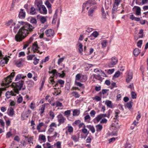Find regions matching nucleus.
<instances>
[{
	"label": "nucleus",
	"mask_w": 148,
	"mask_h": 148,
	"mask_svg": "<svg viewBox=\"0 0 148 148\" xmlns=\"http://www.w3.org/2000/svg\"><path fill=\"white\" fill-rule=\"evenodd\" d=\"M34 28V26H32L27 23H25L15 35V40L17 42L21 41Z\"/></svg>",
	"instance_id": "1"
},
{
	"label": "nucleus",
	"mask_w": 148,
	"mask_h": 148,
	"mask_svg": "<svg viewBox=\"0 0 148 148\" xmlns=\"http://www.w3.org/2000/svg\"><path fill=\"white\" fill-rule=\"evenodd\" d=\"M24 83V81L21 80L18 82H13L12 84V86L14 90L16 93L18 94L19 90L21 89L24 90L25 89V87H22Z\"/></svg>",
	"instance_id": "2"
},
{
	"label": "nucleus",
	"mask_w": 148,
	"mask_h": 148,
	"mask_svg": "<svg viewBox=\"0 0 148 148\" xmlns=\"http://www.w3.org/2000/svg\"><path fill=\"white\" fill-rule=\"evenodd\" d=\"M15 72H13L11 73L10 75L5 78L4 80L3 81V83L1 84L2 86L7 87L8 85L12 82V78L15 76Z\"/></svg>",
	"instance_id": "3"
},
{
	"label": "nucleus",
	"mask_w": 148,
	"mask_h": 148,
	"mask_svg": "<svg viewBox=\"0 0 148 148\" xmlns=\"http://www.w3.org/2000/svg\"><path fill=\"white\" fill-rule=\"evenodd\" d=\"M40 47H38L36 41L33 43L32 46V50L34 53H39L40 54H42V52H40L39 50Z\"/></svg>",
	"instance_id": "4"
},
{
	"label": "nucleus",
	"mask_w": 148,
	"mask_h": 148,
	"mask_svg": "<svg viewBox=\"0 0 148 148\" xmlns=\"http://www.w3.org/2000/svg\"><path fill=\"white\" fill-rule=\"evenodd\" d=\"M57 120L58 122V126L64 123L66 120L65 118L62 114H59L57 116Z\"/></svg>",
	"instance_id": "5"
},
{
	"label": "nucleus",
	"mask_w": 148,
	"mask_h": 148,
	"mask_svg": "<svg viewBox=\"0 0 148 148\" xmlns=\"http://www.w3.org/2000/svg\"><path fill=\"white\" fill-rule=\"evenodd\" d=\"M62 73L57 72V71L56 69H53L52 70L51 72H49V73H51L53 74V76L55 75L57 77H59L62 78L65 75V73H64L63 71L62 72Z\"/></svg>",
	"instance_id": "6"
},
{
	"label": "nucleus",
	"mask_w": 148,
	"mask_h": 148,
	"mask_svg": "<svg viewBox=\"0 0 148 148\" xmlns=\"http://www.w3.org/2000/svg\"><path fill=\"white\" fill-rule=\"evenodd\" d=\"M45 34L47 37L51 38H52L55 34L54 30L51 29L46 30Z\"/></svg>",
	"instance_id": "7"
},
{
	"label": "nucleus",
	"mask_w": 148,
	"mask_h": 148,
	"mask_svg": "<svg viewBox=\"0 0 148 148\" xmlns=\"http://www.w3.org/2000/svg\"><path fill=\"white\" fill-rule=\"evenodd\" d=\"M118 60L116 57H113L111 58V61L108 64L109 67H112L116 64L118 62Z\"/></svg>",
	"instance_id": "8"
},
{
	"label": "nucleus",
	"mask_w": 148,
	"mask_h": 148,
	"mask_svg": "<svg viewBox=\"0 0 148 148\" xmlns=\"http://www.w3.org/2000/svg\"><path fill=\"white\" fill-rule=\"evenodd\" d=\"M107 116L106 114H101L97 115L93 120L94 121L99 122L101 119Z\"/></svg>",
	"instance_id": "9"
},
{
	"label": "nucleus",
	"mask_w": 148,
	"mask_h": 148,
	"mask_svg": "<svg viewBox=\"0 0 148 148\" xmlns=\"http://www.w3.org/2000/svg\"><path fill=\"white\" fill-rule=\"evenodd\" d=\"M97 1V0H89L86 3H83L82 6L83 8H85L86 5L89 4L91 5L96 4Z\"/></svg>",
	"instance_id": "10"
},
{
	"label": "nucleus",
	"mask_w": 148,
	"mask_h": 148,
	"mask_svg": "<svg viewBox=\"0 0 148 148\" xmlns=\"http://www.w3.org/2000/svg\"><path fill=\"white\" fill-rule=\"evenodd\" d=\"M31 111L29 110H28L27 112L23 113L21 115V118L22 120H24L25 118H27L29 116L28 114L31 113Z\"/></svg>",
	"instance_id": "11"
},
{
	"label": "nucleus",
	"mask_w": 148,
	"mask_h": 148,
	"mask_svg": "<svg viewBox=\"0 0 148 148\" xmlns=\"http://www.w3.org/2000/svg\"><path fill=\"white\" fill-rule=\"evenodd\" d=\"M132 73L130 71H128L127 73V77L126 81L127 83L130 82L132 78Z\"/></svg>",
	"instance_id": "12"
},
{
	"label": "nucleus",
	"mask_w": 148,
	"mask_h": 148,
	"mask_svg": "<svg viewBox=\"0 0 148 148\" xmlns=\"http://www.w3.org/2000/svg\"><path fill=\"white\" fill-rule=\"evenodd\" d=\"M49 83L50 84H52L53 86V87H56L58 86V84L57 83H56L54 81L53 79V76L49 78Z\"/></svg>",
	"instance_id": "13"
},
{
	"label": "nucleus",
	"mask_w": 148,
	"mask_h": 148,
	"mask_svg": "<svg viewBox=\"0 0 148 148\" xmlns=\"http://www.w3.org/2000/svg\"><path fill=\"white\" fill-rule=\"evenodd\" d=\"M38 10L41 14H45L47 13V10L44 5H42V6L40 8H39Z\"/></svg>",
	"instance_id": "14"
},
{
	"label": "nucleus",
	"mask_w": 148,
	"mask_h": 148,
	"mask_svg": "<svg viewBox=\"0 0 148 148\" xmlns=\"http://www.w3.org/2000/svg\"><path fill=\"white\" fill-rule=\"evenodd\" d=\"M25 12L24 10L22 9H21L19 12L18 17L19 18L21 19L24 18L25 16Z\"/></svg>",
	"instance_id": "15"
},
{
	"label": "nucleus",
	"mask_w": 148,
	"mask_h": 148,
	"mask_svg": "<svg viewBox=\"0 0 148 148\" xmlns=\"http://www.w3.org/2000/svg\"><path fill=\"white\" fill-rule=\"evenodd\" d=\"M9 60V59L7 57H5L0 61V65L2 67L4 66L5 64L7 63Z\"/></svg>",
	"instance_id": "16"
},
{
	"label": "nucleus",
	"mask_w": 148,
	"mask_h": 148,
	"mask_svg": "<svg viewBox=\"0 0 148 148\" xmlns=\"http://www.w3.org/2000/svg\"><path fill=\"white\" fill-rule=\"evenodd\" d=\"M16 93L14 91H8L5 94V96L7 98H9L11 96H15Z\"/></svg>",
	"instance_id": "17"
},
{
	"label": "nucleus",
	"mask_w": 148,
	"mask_h": 148,
	"mask_svg": "<svg viewBox=\"0 0 148 148\" xmlns=\"http://www.w3.org/2000/svg\"><path fill=\"white\" fill-rule=\"evenodd\" d=\"M86 77V76H84L83 75L80 73L77 74L75 76V81H82V78Z\"/></svg>",
	"instance_id": "18"
},
{
	"label": "nucleus",
	"mask_w": 148,
	"mask_h": 148,
	"mask_svg": "<svg viewBox=\"0 0 148 148\" xmlns=\"http://www.w3.org/2000/svg\"><path fill=\"white\" fill-rule=\"evenodd\" d=\"M118 8L113 7L112 10V18L114 19L115 17Z\"/></svg>",
	"instance_id": "19"
},
{
	"label": "nucleus",
	"mask_w": 148,
	"mask_h": 148,
	"mask_svg": "<svg viewBox=\"0 0 148 148\" xmlns=\"http://www.w3.org/2000/svg\"><path fill=\"white\" fill-rule=\"evenodd\" d=\"M8 114L10 116L12 117L14 114V111L13 108L10 107L8 110Z\"/></svg>",
	"instance_id": "20"
},
{
	"label": "nucleus",
	"mask_w": 148,
	"mask_h": 148,
	"mask_svg": "<svg viewBox=\"0 0 148 148\" xmlns=\"http://www.w3.org/2000/svg\"><path fill=\"white\" fill-rule=\"evenodd\" d=\"M6 25L7 26H10V28H11L12 27L14 26L15 25V23L11 20L8 21L6 23Z\"/></svg>",
	"instance_id": "21"
},
{
	"label": "nucleus",
	"mask_w": 148,
	"mask_h": 148,
	"mask_svg": "<svg viewBox=\"0 0 148 148\" xmlns=\"http://www.w3.org/2000/svg\"><path fill=\"white\" fill-rule=\"evenodd\" d=\"M44 125V123L43 122H41L39 123L37 125L36 129L39 132H45V130L42 131L40 130L41 127Z\"/></svg>",
	"instance_id": "22"
},
{
	"label": "nucleus",
	"mask_w": 148,
	"mask_h": 148,
	"mask_svg": "<svg viewBox=\"0 0 148 148\" xmlns=\"http://www.w3.org/2000/svg\"><path fill=\"white\" fill-rule=\"evenodd\" d=\"M95 8H90L88 11V14L89 16L92 17L93 16L94 12L95 10Z\"/></svg>",
	"instance_id": "23"
},
{
	"label": "nucleus",
	"mask_w": 148,
	"mask_h": 148,
	"mask_svg": "<svg viewBox=\"0 0 148 148\" xmlns=\"http://www.w3.org/2000/svg\"><path fill=\"white\" fill-rule=\"evenodd\" d=\"M101 18L102 19H105L107 18L106 17V14L105 12L104 9L103 7H102L101 10Z\"/></svg>",
	"instance_id": "24"
},
{
	"label": "nucleus",
	"mask_w": 148,
	"mask_h": 148,
	"mask_svg": "<svg viewBox=\"0 0 148 148\" xmlns=\"http://www.w3.org/2000/svg\"><path fill=\"white\" fill-rule=\"evenodd\" d=\"M44 148H54V145H51L49 143H46L43 145Z\"/></svg>",
	"instance_id": "25"
},
{
	"label": "nucleus",
	"mask_w": 148,
	"mask_h": 148,
	"mask_svg": "<svg viewBox=\"0 0 148 148\" xmlns=\"http://www.w3.org/2000/svg\"><path fill=\"white\" fill-rule=\"evenodd\" d=\"M112 129L114 130L112 132V134L113 135L116 136L117 135V131L119 128L117 127H114L113 125L112 126Z\"/></svg>",
	"instance_id": "26"
},
{
	"label": "nucleus",
	"mask_w": 148,
	"mask_h": 148,
	"mask_svg": "<svg viewBox=\"0 0 148 148\" xmlns=\"http://www.w3.org/2000/svg\"><path fill=\"white\" fill-rule=\"evenodd\" d=\"M121 1V0H114V2L113 7L118 8V6Z\"/></svg>",
	"instance_id": "27"
},
{
	"label": "nucleus",
	"mask_w": 148,
	"mask_h": 148,
	"mask_svg": "<svg viewBox=\"0 0 148 148\" xmlns=\"http://www.w3.org/2000/svg\"><path fill=\"white\" fill-rule=\"evenodd\" d=\"M105 104L108 107L111 108H112V102L111 101L107 100L105 101Z\"/></svg>",
	"instance_id": "28"
},
{
	"label": "nucleus",
	"mask_w": 148,
	"mask_h": 148,
	"mask_svg": "<svg viewBox=\"0 0 148 148\" xmlns=\"http://www.w3.org/2000/svg\"><path fill=\"white\" fill-rule=\"evenodd\" d=\"M86 127L88 128L92 133H95V129L93 126L91 125H88L86 126Z\"/></svg>",
	"instance_id": "29"
},
{
	"label": "nucleus",
	"mask_w": 148,
	"mask_h": 148,
	"mask_svg": "<svg viewBox=\"0 0 148 148\" xmlns=\"http://www.w3.org/2000/svg\"><path fill=\"white\" fill-rule=\"evenodd\" d=\"M39 140H42L43 142H45L46 141L45 136L43 134L39 135Z\"/></svg>",
	"instance_id": "30"
},
{
	"label": "nucleus",
	"mask_w": 148,
	"mask_h": 148,
	"mask_svg": "<svg viewBox=\"0 0 148 148\" xmlns=\"http://www.w3.org/2000/svg\"><path fill=\"white\" fill-rule=\"evenodd\" d=\"M30 22V23L33 25H31L32 26H34L35 28L36 26V24L37 23L36 19L34 18H32L31 19Z\"/></svg>",
	"instance_id": "31"
},
{
	"label": "nucleus",
	"mask_w": 148,
	"mask_h": 148,
	"mask_svg": "<svg viewBox=\"0 0 148 148\" xmlns=\"http://www.w3.org/2000/svg\"><path fill=\"white\" fill-rule=\"evenodd\" d=\"M26 77V76H23V75L19 74L15 78V81H18L21 78H22V79H24L25 77Z\"/></svg>",
	"instance_id": "32"
},
{
	"label": "nucleus",
	"mask_w": 148,
	"mask_h": 148,
	"mask_svg": "<svg viewBox=\"0 0 148 148\" xmlns=\"http://www.w3.org/2000/svg\"><path fill=\"white\" fill-rule=\"evenodd\" d=\"M96 130L97 132H100L102 129V125L100 124H98L96 126Z\"/></svg>",
	"instance_id": "33"
},
{
	"label": "nucleus",
	"mask_w": 148,
	"mask_h": 148,
	"mask_svg": "<svg viewBox=\"0 0 148 148\" xmlns=\"http://www.w3.org/2000/svg\"><path fill=\"white\" fill-rule=\"evenodd\" d=\"M84 121L87 123H89L90 120V117L89 115L88 114L86 115L84 118Z\"/></svg>",
	"instance_id": "34"
},
{
	"label": "nucleus",
	"mask_w": 148,
	"mask_h": 148,
	"mask_svg": "<svg viewBox=\"0 0 148 148\" xmlns=\"http://www.w3.org/2000/svg\"><path fill=\"white\" fill-rule=\"evenodd\" d=\"M80 114V111L77 109H74L73 111V116H78Z\"/></svg>",
	"instance_id": "35"
},
{
	"label": "nucleus",
	"mask_w": 148,
	"mask_h": 148,
	"mask_svg": "<svg viewBox=\"0 0 148 148\" xmlns=\"http://www.w3.org/2000/svg\"><path fill=\"white\" fill-rule=\"evenodd\" d=\"M86 127V126L84 125V126L83 127V128L82 129V130L83 133L86 134L87 135L89 134V132L88 131L87 129L85 128Z\"/></svg>",
	"instance_id": "36"
},
{
	"label": "nucleus",
	"mask_w": 148,
	"mask_h": 148,
	"mask_svg": "<svg viewBox=\"0 0 148 148\" xmlns=\"http://www.w3.org/2000/svg\"><path fill=\"white\" fill-rule=\"evenodd\" d=\"M71 94L73 96H74V97L76 98H78L80 96V95L76 91L72 92Z\"/></svg>",
	"instance_id": "37"
},
{
	"label": "nucleus",
	"mask_w": 148,
	"mask_h": 148,
	"mask_svg": "<svg viewBox=\"0 0 148 148\" xmlns=\"http://www.w3.org/2000/svg\"><path fill=\"white\" fill-rule=\"evenodd\" d=\"M134 54L135 56H137L140 53V50L138 48H136L134 51Z\"/></svg>",
	"instance_id": "38"
},
{
	"label": "nucleus",
	"mask_w": 148,
	"mask_h": 148,
	"mask_svg": "<svg viewBox=\"0 0 148 148\" xmlns=\"http://www.w3.org/2000/svg\"><path fill=\"white\" fill-rule=\"evenodd\" d=\"M40 21L42 23H44L47 21L46 17L43 16H40Z\"/></svg>",
	"instance_id": "39"
},
{
	"label": "nucleus",
	"mask_w": 148,
	"mask_h": 148,
	"mask_svg": "<svg viewBox=\"0 0 148 148\" xmlns=\"http://www.w3.org/2000/svg\"><path fill=\"white\" fill-rule=\"evenodd\" d=\"M108 42L107 40H104L101 41V44L103 48H105L107 45Z\"/></svg>",
	"instance_id": "40"
},
{
	"label": "nucleus",
	"mask_w": 148,
	"mask_h": 148,
	"mask_svg": "<svg viewBox=\"0 0 148 148\" xmlns=\"http://www.w3.org/2000/svg\"><path fill=\"white\" fill-rule=\"evenodd\" d=\"M105 71L108 74H111L114 73V69H109L108 70H105Z\"/></svg>",
	"instance_id": "41"
},
{
	"label": "nucleus",
	"mask_w": 148,
	"mask_h": 148,
	"mask_svg": "<svg viewBox=\"0 0 148 148\" xmlns=\"http://www.w3.org/2000/svg\"><path fill=\"white\" fill-rule=\"evenodd\" d=\"M30 14L32 15H34L36 14V10L34 7H31L30 9Z\"/></svg>",
	"instance_id": "42"
},
{
	"label": "nucleus",
	"mask_w": 148,
	"mask_h": 148,
	"mask_svg": "<svg viewBox=\"0 0 148 148\" xmlns=\"http://www.w3.org/2000/svg\"><path fill=\"white\" fill-rule=\"evenodd\" d=\"M45 105H43L42 106L40 109L39 110V112L40 114L43 113L45 109Z\"/></svg>",
	"instance_id": "43"
},
{
	"label": "nucleus",
	"mask_w": 148,
	"mask_h": 148,
	"mask_svg": "<svg viewBox=\"0 0 148 148\" xmlns=\"http://www.w3.org/2000/svg\"><path fill=\"white\" fill-rule=\"evenodd\" d=\"M61 143L60 141H58L54 144V145L56 146V148H61Z\"/></svg>",
	"instance_id": "44"
},
{
	"label": "nucleus",
	"mask_w": 148,
	"mask_h": 148,
	"mask_svg": "<svg viewBox=\"0 0 148 148\" xmlns=\"http://www.w3.org/2000/svg\"><path fill=\"white\" fill-rule=\"evenodd\" d=\"M99 35L98 32L97 31H95L91 35V36H92L94 37L95 38H97Z\"/></svg>",
	"instance_id": "45"
},
{
	"label": "nucleus",
	"mask_w": 148,
	"mask_h": 148,
	"mask_svg": "<svg viewBox=\"0 0 148 148\" xmlns=\"http://www.w3.org/2000/svg\"><path fill=\"white\" fill-rule=\"evenodd\" d=\"M71 138L75 142H77L78 140V138L74 135H72Z\"/></svg>",
	"instance_id": "46"
},
{
	"label": "nucleus",
	"mask_w": 148,
	"mask_h": 148,
	"mask_svg": "<svg viewBox=\"0 0 148 148\" xmlns=\"http://www.w3.org/2000/svg\"><path fill=\"white\" fill-rule=\"evenodd\" d=\"M79 51L80 53H82L83 51V45L82 44L80 43L79 45Z\"/></svg>",
	"instance_id": "47"
},
{
	"label": "nucleus",
	"mask_w": 148,
	"mask_h": 148,
	"mask_svg": "<svg viewBox=\"0 0 148 148\" xmlns=\"http://www.w3.org/2000/svg\"><path fill=\"white\" fill-rule=\"evenodd\" d=\"M141 9L140 7L137 6L136 12V14L137 15H140V14Z\"/></svg>",
	"instance_id": "48"
},
{
	"label": "nucleus",
	"mask_w": 148,
	"mask_h": 148,
	"mask_svg": "<svg viewBox=\"0 0 148 148\" xmlns=\"http://www.w3.org/2000/svg\"><path fill=\"white\" fill-rule=\"evenodd\" d=\"M75 84L78 86L79 87H82L83 89L84 88V86H83V84H81L79 82H77V81H75Z\"/></svg>",
	"instance_id": "49"
},
{
	"label": "nucleus",
	"mask_w": 148,
	"mask_h": 148,
	"mask_svg": "<svg viewBox=\"0 0 148 148\" xmlns=\"http://www.w3.org/2000/svg\"><path fill=\"white\" fill-rule=\"evenodd\" d=\"M14 29H13V31L15 33H16L17 31V30L18 29V28L19 27V26L18 24H17L16 25H14Z\"/></svg>",
	"instance_id": "50"
},
{
	"label": "nucleus",
	"mask_w": 148,
	"mask_h": 148,
	"mask_svg": "<svg viewBox=\"0 0 148 148\" xmlns=\"http://www.w3.org/2000/svg\"><path fill=\"white\" fill-rule=\"evenodd\" d=\"M45 5L47 6V8L49 9H51V5L49 3V1H46L45 2Z\"/></svg>",
	"instance_id": "51"
},
{
	"label": "nucleus",
	"mask_w": 148,
	"mask_h": 148,
	"mask_svg": "<svg viewBox=\"0 0 148 148\" xmlns=\"http://www.w3.org/2000/svg\"><path fill=\"white\" fill-rule=\"evenodd\" d=\"M94 30L92 28H90L89 27H87L86 28V31L88 33L91 32Z\"/></svg>",
	"instance_id": "52"
},
{
	"label": "nucleus",
	"mask_w": 148,
	"mask_h": 148,
	"mask_svg": "<svg viewBox=\"0 0 148 148\" xmlns=\"http://www.w3.org/2000/svg\"><path fill=\"white\" fill-rule=\"evenodd\" d=\"M34 35H33L32 36L30 37L29 40L27 41V43L28 44L31 43L33 40L34 38L33 37Z\"/></svg>",
	"instance_id": "53"
},
{
	"label": "nucleus",
	"mask_w": 148,
	"mask_h": 148,
	"mask_svg": "<svg viewBox=\"0 0 148 148\" xmlns=\"http://www.w3.org/2000/svg\"><path fill=\"white\" fill-rule=\"evenodd\" d=\"M0 125H1V127L4 129L5 127V123L1 119H0Z\"/></svg>",
	"instance_id": "54"
},
{
	"label": "nucleus",
	"mask_w": 148,
	"mask_h": 148,
	"mask_svg": "<svg viewBox=\"0 0 148 148\" xmlns=\"http://www.w3.org/2000/svg\"><path fill=\"white\" fill-rule=\"evenodd\" d=\"M139 34H140V35L139 36V38H142L143 36V29H141L140 30L139 32Z\"/></svg>",
	"instance_id": "55"
},
{
	"label": "nucleus",
	"mask_w": 148,
	"mask_h": 148,
	"mask_svg": "<svg viewBox=\"0 0 148 148\" xmlns=\"http://www.w3.org/2000/svg\"><path fill=\"white\" fill-rule=\"evenodd\" d=\"M0 109L2 112H4L7 110V108L5 106H2L0 107Z\"/></svg>",
	"instance_id": "56"
},
{
	"label": "nucleus",
	"mask_w": 148,
	"mask_h": 148,
	"mask_svg": "<svg viewBox=\"0 0 148 148\" xmlns=\"http://www.w3.org/2000/svg\"><path fill=\"white\" fill-rule=\"evenodd\" d=\"M49 115L50 116L52 119H53L55 117V114L52 111H50L49 113Z\"/></svg>",
	"instance_id": "57"
},
{
	"label": "nucleus",
	"mask_w": 148,
	"mask_h": 148,
	"mask_svg": "<svg viewBox=\"0 0 148 148\" xmlns=\"http://www.w3.org/2000/svg\"><path fill=\"white\" fill-rule=\"evenodd\" d=\"M42 2L41 1H38L36 3V5L38 8V9L42 6Z\"/></svg>",
	"instance_id": "58"
},
{
	"label": "nucleus",
	"mask_w": 148,
	"mask_h": 148,
	"mask_svg": "<svg viewBox=\"0 0 148 148\" xmlns=\"http://www.w3.org/2000/svg\"><path fill=\"white\" fill-rule=\"evenodd\" d=\"M143 41L142 40H139L137 43V46L139 48H141V45L142 44Z\"/></svg>",
	"instance_id": "59"
},
{
	"label": "nucleus",
	"mask_w": 148,
	"mask_h": 148,
	"mask_svg": "<svg viewBox=\"0 0 148 148\" xmlns=\"http://www.w3.org/2000/svg\"><path fill=\"white\" fill-rule=\"evenodd\" d=\"M120 74V72L119 71H117L115 73L113 76V77L115 78L118 77L119 76Z\"/></svg>",
	"instance_id": "60"
},
{
	"label": "nucleus",
	"mask_w": 148,
	"mask_h": 148,
	"mask_svg": "<svg viewBox=\"0 0 148 148\" xmlns=\"http://www.w3.org/2000/svg\"><path fill=\"white\" fill-rule=\"evenodd\" d=\"M132 102L130 101L129 102L127 103V105H126V106L128 108L130 109L131 108L132 106Z\"/></svg>",
	"instance_id": "61"
},
{
	"label": "nucleus",
	"mask_w": 148,
	"mask_h": 148,
	"mask_svg": "<svg viewBox=\"0 0 148 148\" xmlns=\"http://www.w3.org/2000/svg\"><path fill=\"white\" fill-rule=\"evenodd\" d=\"M71 114V110H67L64 112V114L66 116H69Z\"/></svg>",
	"instance_id": "62"
},
{
	"label": "nucleus",
	"mask_w": 148,
	"mask_h": 148,
	"mask_svg": "<svg viewBox=\"0 0 148 148\" xmlns=\"http://www.w3.org/2000/svg\"><path fill=\"white\" fill-rule=\"evenodd\" d=\"M62 106V103L59 101H57L56 102V107H61Z\"/></svg>",
	"instance_id": "63"
},
{
	"label": "nucleus",
	"mask_w": 148,
	"mask_h": 148,
	"mask_svg": "<svg viewBox=\"0 0 148 148\" xmlns=\"http://www.w3.org/2000/svg\"><path fill=\"white\" fill-rule=\"evenodd\" d=\"M49 128L48 129V132L50 133H51L54 130V129L53 128V127L49 125Z\"/></svg>",
	"instance_id": "64"
}]
</instances>
